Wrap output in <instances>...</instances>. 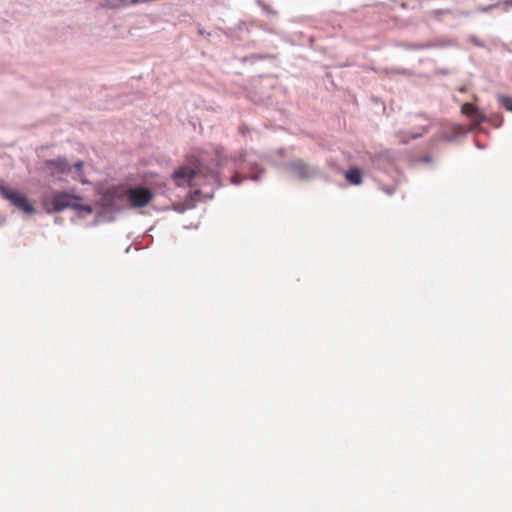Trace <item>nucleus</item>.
<instances>
[{"label":"nucleus","mask_w":512,"mask_h":512,"mask_svg":"<svg viewBox=\"0 0 512 512\" xmlns=\"http://www.w3.org/2000/svg\"><path fill=\"white\" fill-rule=\"evenodd\" d=\"M154 199V193L147 187H116L107 192L104 201L113 210H120L126 202L132 209L148 206Z\"/></svg>","instance_id":"obj_1"},{"label":"nucleus","mask_w":512,"mask_h":512,"mask_svg":"<svg viewBox=\"0 0 512 512\" xmlns=\"http://www.w3.org/2000/svg\"><path fill=\"white\" fill-rule=\"evenodd\" d=\"M209 175H212L214 177V172L205 165H203L198 158L190 157L186 165L179 167L173 172L172 179L175 182V184L179 187H192L196 185L194 181L196 180L197 177H207Z\"/></svg>","instance_id":"obj_2"},{"label":"nucleus","mask_w":512,"mask_h":512,"mask_svg":"<svg viewBox=\"0 0 512 512\" xmlns=\"http://www.w3.org/2000/svg\"><path fill=\"white\" fill-rule=\"evenodd\" d=\"M0 194L24 213L33 214L35 212L34 206L29 202L26 196L9 189L3 181H0Z\"/></svg>","instance_id":"obj_3"},{"label":"nucleus","mask_w":512,"mask_h":512,"mask_svg":"<svg viewBox=\"0 0 512 512\" xmlns=\"http://www.w3.org/2000/svg\"><path fill=\"white\" fill-rule=\"evenodd\" d=\"M79 201V197L66 192H57L53 195L51 204L54 211H62L67 208H72L91 212V208L89 206L80 205Z\"/></svg>","instance_id":"obj_4"},{"label":"nucleus","mask_w":512,"mask_h":512,"mask_svg":"<svg viewBox=\"0 0 512 512\" xmlns=\"http://www.w3.org/2000/svg\"><path fill=\"white\" fill-rule=\"evenodd\" d=\"M291 173L301 180H308L315 175L313 167L302 160H295L289 165Z\"/></svg>","instance_id":"obj_5"},{"label":"nucleus","mask_w":512,"mask_h":512,"mask_svg":"<svg viewBox=\"0 0 512 512\" xmlns=\"http://www.w3.org/2000/svg\"><path fill=\"white\" fill-rule=\"evenodd\" d=\"M461 112L466 115L473 125H480L485 120V115L472 103H465L461 107Z\"/></svg>","instance_id":"obj_6"},{"label":"nucleus","mask_w":512,"mask_h":512,"mask_svg":"<svg viewBox=\"0 0 512 512\" xmlns=\"http://www.w3.org/2000/svg\"><path fill=\"white\" fill-rule=\"evenodd\" d=\"M346 180L353 185L362 183V173L359 168L353 167L345 173Z\"/></svg>","instance_id":"obj_7"},{"label":"nucleus","mask_w":512,"mask_h":512,"mask_svg":"<svg viewBox=\"0 0 512 512\" xmlns=\"http://www.w3.org/2000/svg\"><path fill=\"white\" fill-rule=\"evenodd\" d=\"M49 164L53 165L61 173H68L71 170V166L65 159H56L50 161Z\"/></svg>","instance_id":"obj_8"},{"label":"nucleus","mask_w":512,"mask_h":512,"mask_svg":"<svg viewBox=\"0 0 512 512\" xmlns=\"http://www.w3.org/2000/svg\"><path fill=\"white\" fill-rule=\"evenodd\" d=\"M83 166H84V163L83 161H78L77 163L74 164V168L76 170V173H77V179L85 184L87 183V180L84 178V174H83Z\"/></svg>","instance_id":"obj_9"},{"label":"nucleus","mask_w":512,"mask_h":512,"mask_svg":"<svg viewBox=\"0 0 512 512\" xmlns=\"http://www.w3.org/2000/svg\"><path fill=\"white\" fill-rule=\"evenodd\" d=\"M501 105L508 111H512V97L501 96L499 98Z\"/></svg>","instance_id":"obj_10"},{"label":"nucleus","mask_w":512,"mask_h":512,"mask_svg":"<svg viewBox=\"0 0 512 512\" xmlns=\"http://www.w3.org/2000/svg\"><path fill=\"white\" fill-rule=\"evenodd\" d=\"M426 132H427L426 126H422L419 132L414 133V134L411 135V138L412 139H416V138L422 136Z\"/></svg>","instance_id":"obj_11"},{"label":"nucleus","mask_w":512,"mask_h":512,"mask_svg":"<svg viewBox=\"0 0 512 512\" xmlns=\"http://www.w3.org/2000/svg\"><path fill=\"white\" fill-rule=\"evenodd\" d=\"M231 182L233 184H239L240 183V178L238 177V175H235L231 178Z\"/></svg>","instance_id":"obj_12"},{"label":"nucleus","mask_w":512,"mask_h":512,"mask_svg":"<svg viewBox=\"0 0 512 512\" xmlns=\"http://www.w3.org/2000/svg\"><path fill=\"white\" fill-rule=\"evenodd\" d=\"M138 2H139V0H132V3H133V4H136V3H138Z\"/></svg>","instance_id":"obj_13"}]
</instances>
